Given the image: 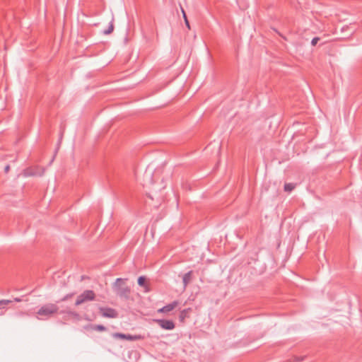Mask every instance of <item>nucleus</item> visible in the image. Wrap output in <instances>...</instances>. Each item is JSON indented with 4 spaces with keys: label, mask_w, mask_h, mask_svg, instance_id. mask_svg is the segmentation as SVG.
<instances>
[{
    "label": "nucleus",
    "mask_w": 362,
    "mask_h": 362,
    "mask_svg": "<svg viewBox=\"0 0 362 362\" xmlns=\"http://www.w3.org/2000/svg\"><path fill=\"white\" fill-rule=\"evenodd\" d=\"M90 327L95 331L104 332L107 328L103 325H90Z\"/></svg>",
    "instance_id": "obj_10"
},
{
    "label": "nucleus",
    "mask_w": 362,
    "mask_h": 362,
    "mask_svg": "<svg viewBox=\"0 0 362 362\" xmlns=\"http://www.w3.org/2000/svg\"><path fill=\"white\" fill-rule=\"evenodd\" d=\"M112 336L115 339H125L128 341H137L143 338L141 335H132L129 334H124L120 332H115Z\"/></svg>",
    "instance_id": "obj_4"
},
{
    "label": "nucleus",
    "mask_w": 362,
    "mask_h": 362,
    "mask_svg": "<svg viewBox=\"0 0 362 362\" xmlns=\"http://www.w3.org/2000/svg\"><path fill=\"white\" fill-rule=\"evenodd\" d=\"M10 169V166L8 165H6L4 168L5 173H8Z\"/></svg>",
    "instance_id": "obj_19"
},
{
    "label": "nucleus",
    "mask_w": 362,
    "mask_h": 362,
    "mask_svg": "<svg viewBox=\"0 0 362 362\" xmlns=\"http://www.w3.org/2000/svg\"><path fill=\"white\" fill-rule=\"evenodd\" d=\"M178 303H179L178 301L175 300V301L162 307L161 308H160L158 310V312L161 313H165L172 311L173 309H175L177 306Z\"/></svg>",
    "instance_id": "obj_7"
},
{
    "label": "nucleus",
    "mask_w": 362,
    "mask_h": 362,
    "mask_svg": "<svg viewBox=\"0 0 362 362\" xmlns=\"http://www.w3.org/2000/svg\"><path fill=\"white\" fill-rule=\"evenodd\" d=\"M155 322H157L162 329L165 330H172L175 328V323L171 320L156 319Z\"/></svg>",
    "instance_id": "obj_5"
},
{
    "label": "nucleus",
    "mask_w": 362,
    "mask_h": 362,
    "mask_svg": "<svg viewBox=\"0 0 362 362\" xmlns=\"http://www.w3.org/2000/svg\"><path fill=\"white\" fill-rule=\"evenodd\" d=\"M95 294L92 290H86L76 298L75 305H80L86 302L95 300Z\"/></svg>",
    "instance_id": "obj_3"
},
{
    "label": "nucleus",
    "mask_w": 362,
    "mask_h": 362,
    "mask_svg": "<svg viewBox=\"0 0 362 362\" xmlns=\"http://www.w3.org/2000/svg\"><path fill=\"white\" fill-rule=\"evenodd\" d=\"M99 310L101 315L105 317L115 318L117 316V311L111 308L101 307L99 308Z\"/></svg>",
    "instance_id": "obj_6"
},
{
    "label": "nucleus",
    "mask_w": 362,
    "mask_h": 362,
    "mask_svg": "<svg viewBox=\"0 0 362 362\" xmlns=\"http://www.w3.org/2000/svg\"><path fill=\"white\" fill-rule=\"evenodd\" d=\"M14 300H15V301H16V302H20V301H21V299H20V298H16L14 299Z\"/></svg>",
    "instance_id": "obj_21"
},
{
    "label": "nucleus",
    "mask_w": 362,
    "mask_h": 362,
    "mask_svg": "<svg viewBox=\"0 0 362 362\" xmlns=\"http://www.w3.org/2000/svg\"><path fill=\"white\" fill-rule=\"evenodd\" d=\"M185 22L187 27L189 29L190 26H189V23L188 21V19L185 20Z\"/></svg>",
    "instance_id": "obj_20"
},
{
    "label": "nucleus",
    "mask_w": 362,
    "mask_h": 362,
    "mask_svg": "<svg viewBox=\"0 0 362 362\" xmlns=\"http://www.w3.org/2000/svg\"><path fill=\"white\" fill-rule=\"evenodd\" d=\"M2 314H3V313H2V312H1V313H0V315H2Z\"/></svg>",
    "instance_id": "obj_22"
},
{
    "label": "nucleus",
    "mask_w": 362,
    "mask_h": 362,
    "mask_svg": "<svg viewBox=\"0 0 362 362\" xmlns=\"http://www.w3.org/2000/svg\"><path fill=\"white\" fill-rule=\"evenodd\" d=\"M127 279L117 278L112 284V290L119 298L127 300L129 298L131 288L127 285Z\"/></svg>",
    "instance_id": "obj_1"
},
{
    "label": "nucleus",
    "mask_w": 362,
    "mask_h": 362,
    "mask_svg": "<svg viewBox=\"0 0 362 362\" xmlns=\"http://www.w3.org/2000/svg\"><path fill=\"white\" fill-rule=\"evenodd\" d=\"M296 187V184L293 183H286L284 185V191L287 192H291Z\"/></svg>",
    "instance_id": "obj_11"
},
{
    "label": "nucleus",
    "mask_w": 362,
    "mask_h": 362,
    "mask_svg": "<svg viewBox=\"0 0 362 362\" xmlns=\"http://www.w3.org/2000/svg\"><path fill=\"white\" fill-rule=\"evenodd\" d=\"M61 313H66V314H68V315H69L71 316H73L74 317H78V316H79V315L77 313H76L74 311H72V310H66V311H62Z\"/></svg>",
    "instance_id": "obj_13"
},
{
    "label": "nucleus",
    "mask_w": 362,
    "mask_h": 362,
    "mask_svg": "<svg viewBox=\"0 0 362 362\" xmlns=\"http://www.w3.org/2000/svg\"><path fill=\"white\" fill-rule=\"evenodd\" d=\"M182 12L184 20L187 19V15H186V13H185V12L183 8H182Z\"/></svg>",
    "instance_id": "obj_18"
},
{
    "label": "nucleus",
    "mask_w": 362,
    "mask_h": 362,
    "mask_svg": "<svg viewBox=\"0 0 362 362\" xmlns=\"http://www.w3.org/2000/svg\"><path fill=\"white\" fill-rule=\"evenodd\" d=\"M62 138V133L61 134V136H60L59 139V141H58V147H57V148H59V144H60V142H61ZM57 151H58V148H57V149L55 150V153L57 152Z\"/></svg>",
    "instance_id": "obj_17"
},
{
    "label": "nucleus",
    "mask_w": 362,
    "mask_h": 362,
    "mask_svg": "<svg viewBox=\"0 0 362 362\" xmlns=\"http://www.w3.org/2000/svg\"><path fill=\"white\" fill-rule=\"evenodd\" d=\"M74 296V293H69L66 296H64L61 300L60 301H66L69 298H70L71 297H72Z\"/></svg>",
    "instance_id": "obj_15"
},
{
    "label": "nucleus",
    "mask_w": 362,
    "mask_h": 362,
    "mask_svg": "<svg viewBox=\"0 0 362 362\" xmlns=\"http://www.w3.org/2000/svg\"><path fill=\"white\" fill-rule=\"evenodd\" d=\"M59 310V307L54 303H47L42 305L37 312V315L45 317V319L52 317ZM39 320H44L43 317H37Z\"/></svg>",
    "instance_id": "obj_2"
},
{
    "label": "nucleus",
    "mask_w": 362,
    "mask_h": 362,
    "mask_svg": "<svg viewBox=\"0 0 362 362\" xmlns=\"http://www.w3.org/2000/svg\"><path fill=\"white\" fill-rule=\"evenodd\" d=\"M146 279L144 276H140L137 279V283L140 286L144 287L146 291H148L146 284Z\"/></svg>",
    "instance_id": "obj_9"
},
{
    "label": "nucleus",
    "mask_w": 362,
    "mask_h": 362,
    "mask_svg": "<svg viewBox=\"0 0 362 362\" xmlns=\"http://www.w3.org/2000/svg\"><path fill=\"white\" fill-rule=\"evenodd\" d=\"M11 303L10 300H0V307H4Z\"/></svg>",
    "instance_id": "obj_14"
},
{
    "label": "nucleus",
    "mask_w": 362,
    "mask_h": 362,
    "mask_svg": "<svg viewBox=\"0 0 362 362\" xmlns=\"http://www.w3.org/2000/svg\"><path fill=\"white\" fill-rule=\"evenodd\" d=\"M320 40V37H315L312 39L311 40V45L313 46H315L317 45V43L318 42V41Z\"/></svg>",
    "instance_id": "obj_16"
},
{
    "label": "nucleus",
    "mask_w": 362,
    "mask_h": 362,
    "mask_svg": "<svg viewBox=\"0 0 362 362\" xmlns=\"http://www.w3.org/2000/svg\"><path fill=\"white\" fill-rule=\"evenodd\" d=\"M113 30H114V25H113L112 22H111L110 23V25H109L108 28L103 31V34L104 35H109V34H110L113 31Z\"/></svg>",
    "instance_id": "obj_12"
},
{
    "label": "nucleus",
    "mask_w": 362,
    "mask_h": 362,
    "mask_svg": "<svg viewBox=\"0 0 362 362\" xmlns=\"http://www.w3.org/2000/svg\"><path fill=\"white\" fill-rule=\"evenodd\" d=\"M192 274V271H189V272H187L186 274H184V276L182 277V282H183L185 288L190 282Z\"/></svg>",
    "instance_id": "obj_8"
}]
</instances>
